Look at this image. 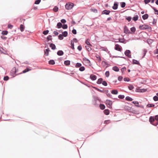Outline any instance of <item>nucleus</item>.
<instances>
[{"label": "nucleus", "instance_id": "nucleus-22", "mask_svg": "<svg viewBox=\"0 0 158 158\" xmlns=\"http://www.w3.org/2000/svg\"><path fill=\"white\" fill-rule=\"evenodd\" d=\"M112 69L115 72H118L119 71V68L117 66H114L113 67Z\"/></svg>", "mask_w": 158, "mask_h": 158}, {"label": "nucleus", "instance_id": "nucleus-41", "mask_svg": "<svg viewBox=\"0 0 158 158\" xmlns=\"http://www.w3.org/2000/svg\"><path fill=\"white\" fill-rule=\"evenodd\" d=\"M90 10L92 11L95 13H97L98 12L97 10L95 8H91L90 9Z\"/></svg>", "mask_w": 158, "mask_h": 158}, {"label": "nucleus", "instance_id": "nucleus-63", "mask_svg": "<svg viewBox=\"0 0 158 158\" xmlns=\"http://www.w3.org/2000/svg\"><path fill=\"white\" fill-rule=\"evenodd\" d=\"M61 22L62 23H64L66 22V20L65 19H62L60 20Z\"/></svg>", "mask_w": 158, "mask_h": 158}, {"label": "nucleus", "instance_id": "nucleus-40", "mask_svg": "<svg viewBox=\"0 0 158 158\" xmlns=\"http://www.w3.org/2000/svg\"><path fill=\"white\" fill-rule=\"evenodd\" d=\"M81 63H77L75 65V67L76 68H79L81 66Z\"/></svg>", "mask_w": 158, "mask_h": 158}, {"label": "nucleus", "instance_id": "nucleus-34", "mask_svg": "<svg viewBox=\"0 0 158 158\" xmlns=\"http://www.w3.org/2000/svg\"><path fill=\"white\" fill-rule=\"evenodd\" d=\"M139 18V16L138 15H136L134 17L132 18V20L134 21H136L138 20Z\"/></svg>", "mask_w": 158, "mask_h": 158}, {"label": "nucleus", "instance_id": "nucleus-53", "mask_svg": "<svg viewBox=\"0 0 158 158\" xmlns=\"http://www.w3.org/2000/svg\"><path fill=\"white\" fill-rule=\"evenodd\" d=\"M9 79V77L7 76H5L3 78V80L5 81H7Z\"/></svg>", "mask_w": 158, "mask_h": 158}, {"label": "nucleus", "instance_id": "nucleus-29", "mask_svg": "<svg viewBox=\"0 0 158 158\" xmlns=\"http://www.w3.org/2000/svg\"><path fill=\"white\" fill-rule=\"evenodd\" d=\"M125 100L127 101H132L133 99L131 98L129 96H127L125 98Z\"/></svg>", "mask_w": 158, "mask_h": 158}, {"label": "nucleus", "instance_id": "nucleus-2", "mask_svg": "<svg viewBox=\"0 0 158 158\" xmlns=\"http://www.w3.org/2000/svg\"><path fill=\"white\" fill-rule=\"evenodd\" d=\"M155 117L151 116L149 118V121L150 123L152 125L156 126L158 124V122H156V123H153L155 120Z\"/></svg>", "mask_w": 158, "mask_h": 158}, {"label": "nucleus", "instance_id": "nucleus-43", "mask_svg": "<svg viewBox=\"0 0 158 158\" xmlns=\"http://www.w3.org/2000/svg\"><path fill=\"white\" fill-rule=\"evenodd\" d=\"M128 88L130 90H132L134 88V86L132 85H130L128 86Z\"/></svg>", "mask_w": 158, "mask_h": 158}, {"label": "nucleus", "instance_id": "nucleus-10", "mask_svg": "<svg viewBox=\"0 0 158 158\" xmlns=\"http://www.w3.org/2000/svg\"><path fill=\"white\" fill-rule=\"evenodd\" d=\"M110 11L109 10H103L102 12V14H105L106 15H108L110 13Z\"/></svg>", "mask_w": 158, "mask_h": 158}, {"label": "nucleus", "instance_id": "nucleus-56", "mask_svg": "<svg viewBox=\"0 0 158 158\" xmlns=\"http://www.w3.org/2000/svg\"><path fill=\"white\" fill-rule=\"evenodd\" d=\"M41 0H36L35 2V4H39Z\"/></svg>", "mask_w": 158, "mask_h": 158}, {"label": "nucleus", "instance_id": "nucleus-58", "mask_svg": "<svg viewBox=\"0 0 158 158\" xmlns=\"http://www.w3.org/2000/svg\"><path fill=\"white\" fill-rule=\"evenodd\" d=\"M52 37V36L51 35H49L47 38V40H52V38H51Z\"/></svg>", "mask_w": 158, "mask_h": 158}, {"label": "nucleus", "instance_id": "nucleus-45", "mask_svg": "<svg viewBox=\"0 0 158 158\" xmlns=\"http://www.w3.org/2000/svg\"><path fill=\"white\" fill-rule=\"evenodd\" d=\"M62 27L64 29H66L68 28V26L66 24H64L62 25Z\"/></svg>", "mask_w": 158, "mask_h": 158}, {"label": "nucleus", "instance_id": "nucleus-42", "mask_svg": "<svg viewBox=\"0 0 158 158\" xmlns=\"http://www.w3.org/2000/svg\"><path fill=\"white\" fill-rule=\"evenodd\" d=\"M89 45H87L85 46V48L86 49H87V50L89 52L90 51H91L92 49L89 46Z\"/></svg>", "mask_w": 158, "mask_h": 158}, {"label": "nucleus", "instance_id": "nucleus-7", "mask_svg": "<svg viewBox=\"0 0 158 158\" xmlns=\"http://www.w3.org/2000/svg\"><path fill=\"white\" fill-rule=\"evenodd\" d=\"M18 71V69H17L15 67H14L11 70L10 73L13 75H15L16 73Z\"/></svg>", "mask_w": 158, "mask_h": 158}, {"label": "nucleus", "instance_id": "nucleus-55", "mask_svg": "<svg viewBox=\"0 0 158 158\" xmlns=\"http://www.w3.org/2000/svg\"><path fill=\"white\" fill-rule=\"evenodd\" d=\"M102 84L105 86H106L107 85V83L106 81H102Z\"/></svg>", "mask_w": 158, "mask_h": 158}, {"label": "nucleus", "instance_id": "nucleus-61", "mask_svg": "<svg viewBox=\"0 0 158 158\" xmlns=\"http://www.w3.org/2000/svg\"><path fill=\"white\" fill-rule=\"evenodd\" d=\"M151 2V0H144V2L145 4H147Z\"/></svg>", "mask_w": 158, "mask_h": 158}, {"label": "nucleus", "instance_id": "nucleus-49", "mask_svg": "<svg viewBox=\"0 0 158 158\" xmlns=\"http://www.w3.org/2000/svg\"><path fill=\"white\" fill-rule=\"evenodd\" d=\"M71 48L73 49H74V43L73 42V41L72 40L71 41Z\"/></svg>", "mask_w": 158, "mask_h": 158}, {"label": "nucleus", "instance_id": "nucleus-1", "mask_svg": "<svg viewBox=\"0 0 158 158\" xmlns=\"http://www.w3.org/2000/svg\"><path fill=\"white\" fill-rule=\"evenodd\" d=\"M74 4L73 3L68 2L65 5V7L66 10H70L74 7Z\"/></svg>", "mask_w": 158, "mask_h": 158}, {"label": "nucleus", "instance_id": "nucleus-28", "mask_svg": "<svg viewBox=\"0 0 158 158\" xmlns=\"http://www.w3.org/2000/svg\"><path fill=\"white\" fill-rule=\"evenodd\" d=\"M48 64L50 65H54L55 64V61L53 60H51L49 61Z\"/></svg>", "mask_w": 158, "mask_h": 158}, {"label": "nucleus", "instance_id": "nucleus-51", "mask_svg": "<svg viewBox=\"0 0 158 158\" xmlns=\"http://www.w3.org/2000/svg\"><path fill=\"white\" fill-rule=\"evenodd\" d=\"M118 97L120 99H123L124 98L125 96L123 95H119Z\"/></svg>", "mask_w": 158, "mask_h": 158}, {"label": "nucleus", "instance_id": "nucleus-32", "mask_svg": "<svg viewBox=\"0 0 158 158\" xmlns=\"http://www.w3.org/2000/svg\"><path fill=\"white\" fill-rule=\"evenodd\" d=\"M155 106V105L154 104L148 103L147 105L146 106L147 107L151 108L152 107H154Z\"/></svg>", "mask_w": 158, "mask_h": 158}, {"label": "nucleus", "instance_id": "nucleus-14", "mask_svg": "<svg viewBox=\"0 0 158 158\" xmlns=\"http://www.w3.org/2000/svg\"><path fill=\"white\" fill-rule=\"evenodd\" d=\"M132 63L133 64H136L139 65H141L139 62L138 60L135 59H133Z\"/></svg>", "mask_w": 158, "mask_h": 158}, {"label": "nucleus", "instance_id": "nucleus-36", "mask_svg": "<svg viewBox=\"0 0 158 158\" xmlns=\"http://www.w3.org/2000/svg\"><path fill=\"white\" fill-rule=\"evenodd\" d=\"M68 32L66 31H65L62 33V34L64 37H66L68 35Z\"/></svg>", "mask_w": 158, "mask_h": 158}, {"label": "nucleus", "instance_id": "nucleus-37", "mask_svg": "<svg viewBox=\"0 0 158 158\" xmlns=\"http://www.w3.org/2000/svg\"><path fill=\"white\" fill-rule=\"evenodd\" d=\"M59 8L57 6H55L53 9V11L54 12H57Z\"/></svg>", "mask_w": 158, "mask_h": 158}, {"label": "nucleus", "instance_id": "nucleus-52", "mask_svg": "<svg viewBox=\"0 0 158 158\" xmlns=\"http://www.w3.org/2000/svg\"><path fill=\"white\" fill-rule=\"evenodd\" d=\"M85 43L87 44L88 45H89L92 46L91 44H90L89 41H88V39H87L85 41Z\"/></svg>", "mask_w": 158, "mask_h": 158}, {"label": "nucleus", "instance_id": "nucleus-13", "mask_svg": "<svg viewBox=\"0 0 158 158\" xmlns=\"http://www.w3.org/2000/svg\"><path fill=\"white\" fill-rule=\"evenodd\" d=\"M131 32L130 34H134L136 31V28L135 27H132L130 28Z\"/></svg>", "mask_w": 158, "mask_h": 158}, {"label": "nucleus", "instance_id": "nucleus-8", "mask_svg": "<svg viewBox=\"0 0 158 158\" xmlns=\"http://www.w3.org/2000/svg\"><path fill=\"white\" fill-rule=\"evenodd\" d=\"M118 3L117 2H115L114 3L113 6L112 7V8L114 10H117L118 8Z\"/></svg>", "mask_w": 158, "mask_h": 158}, {"label": "nucleus", "instance_id": "nucleus-31", "mask_svg": "<svg viewBox=\"0 0 158 158\" xmlns=\"http://www.w3.org/2000/svg\"><path fill=\"white\" fill-rule=\"evenodd\" d=\"M104 113L106 115H108L110 113L109 110L108 109H105L103 111Z\"/></svg>", "mask_w": 158, "mask_h": 158}, {"label": "nucleus", "instance_id": "nucleus-26", "mask_svg": "<svg viewBox=\"0 0 158 158\" xmlns=\"http://www.w3.org/2000/svg\"><path fill=\"white\" fill-rule=\"evenodd\" d=\"M62 24L60 22H58L57 23L56 25V27L58 28H60L62 27Z\"/></svg>", "mask_w": 158, "mask_h": 158}, {"label": "nucleus", "instance_id": "nucleus-24", "mask_svg": "<svg viewBox=\"0 0 158 158\" xmlns=\"http://www.w3.org/2000/svg\"><path fill=\"white\" fill-rule=\"evenodd\" d=\"M70 61L69 60H66L64 61V64L68 66L70 64Z\"/></svg>", "mask_w": 158, "mask_h": 158}, {"label": "nucleus", "instance_id": "nucleus-50", "mask_svg": "<svg viewBox=\"0 0 158 158\" xmlns=\"http://www.w3.org/2000/svg\"><path fill=\"white\" fill-rule=\"evenodd\" d=\"M131 16L127 17L126 18V19L128 21V22H130L131 19Z\"/></svg>", "mask_w": 158, "mask_h": 158}, {"label": "nucleus", "instance_id": "nucleus-44", "mask_svg": "<svg viewBox=\"0 0 158 158\" xmlns=\"http://www.w3.org/2000/svg\"><path fill=\"white\" fill-rule=\"evenodd\" d=\"M85 70V68L84 66H81L79 69V70L81 71H83Z\"/></svg>", "mask_w": 158, "mask_h": 158}, {"label": "nucleus", "instance_id": "nucleus-6", "mask_svg": "<svg viewBox=\"0 0 158 158\" xmlns=\"http://www.w3.org/2000/svg\"><path fill=\"white\" fill-rule=\"evenodd\" d=\"M114 49L117 51L121 52L122 50V47L118 44H116L114 47Z\"/></svg>", "mask_w": 158, "mask_h": 158}, {"label": "nucleus", "instance_id": "nucleus-11", "mask_svg": "<svg viewBox=\"0 0 158 158\" xmlns=\"http://www.w3.org/2000/svg\"><path fill=\"white\" fill-rule=\"evenodd\" d=\"M50 51L49 49L48 48L47 49L44 50V55L46 56L49 55V52Z\"/></svg>", "mask_w": 158, "mask_h": 158}, {"label": "nucleus", "instance_id": "nucleus-39", "mask_svg": "<svg viewBox=\"0 0 158 158\" xmlns=\"http://www.w3.org/2000/svg\"><path fill=\"white\" fill-rule=\"evenodd\" d=\"M63 35L62 34H60L59 35H58V39L59 40H62L64 38H63Z\"/></svg>", "mask_w": 158, "mask_h": 158}, {"label": "nucleus", "instance_id": "nucleus-18", "mask_svg": "<svg viewBox=\"0 0 158 158\" xmlns=\"http://www.w3.org/2000/svg\"><path fill=\"white\" fill-rule=\"evenodd\" d=\"M95 57L97 58V60L99 62H100L101 61V58L99 55L96 54Z\"/></svg>", "mask_w": 158, "mask_h": 158}, {"label": "nucleus", "instance_id": "nucleus-27", "mask_svg": "<svg viewBox=\"0 0 158 158\" xmlns=\"http://www.w3.org/2000/svg\"><path fill=\"white\" fill-rule=\"evenodd\" d=\"M25 27L23 24H21L20 26L19 29L21 32H23L24 30Z\"/></svg>", "mask_w": 158, "mask_h": 158}, {"label": "nucleus", "instance_id": "nucleus-23", "mask_svg": "<svg viewBox=\"0 0 158 158\" xmlns=\"http://www.w3.org/2000/svg\"><path fill=\"white\" fill-rule=\"evenodd\" d=\"M118 92L116 89H113L111 91V93L113 94H118Z\"/></svg>", "mask_w": 158, "mask_h": 158}, {"label": "nucleus", "instance_id": "nucleus-38", "mask_svg": "<svg viewBox=\"0 0 158 158\" xmlns=\"http://www.w3.org/2000/svg\"><path fill=\"white\" fill-rule=\"evenodd\" d=\"M93 98H94V102H97V100H99V98L97 96H93Z\"/></svg>", "mask_w": 158, "mask_h": 158}, {"label": "nucleus", "instance_id": "nucleus-21", "mask_svg": "<svg viewBox=\"0 0 158 158\" xmlns=\"http://www.w3.org/2000/svg\"><path fill=\"white\" fill-rule=\"evenodd\" d=\"M31 70V69H29V68L27 67V68H26L25 69L23 70L22 71V73H26L27 72H28L29 71H30Z\"/></svg>", "mask_w": 158, "mask_h": 158}, {"label": "nucleus", "instance_id": "nucleus-62", "mask_svg": "<svg viewBox=\"0 0 158 158\" xmlns=\"http://www.w3.org/2000/svg\"><path fill=\"white\" fill-rule=\"evenodd\" d=\"M82 49V46L81 45H79L77 47V49L79 51H81Z\"/></svg>", "mask_w": 158, "mask_h": 158}, {"label": "nucleus", "instance_id": "nucleus-33", "mask_svg": "<svg viewBox=\"0 0 158 158\" xmlns=\"http://www.w3.org/2000/svg\"><path fill=\"white\" fill-rule=\"evenodd\" d=\"M120 5L122 8H123L126 6V3L124 2H121L120 3Z\"/></svg>", "mask_w": 158, "mask_h": 158}, {"label": "nucleus", "instance_id": "nucleus-15", "mask_svg": "<svg viewBox=\"0 0 158 158\" xmlns=\"http://www.w3.org/2000/svg\"><path fill=\"white\" fill-rule=\"evenodd\" d=\"M83 61H84L85 62H86V63L88 64H89L91 63L90 60L89 59L87 58L86 57H85L83 58Z\"/></svg>", "mask_w": 158, "mask_h": 158}, {"label": "nucleus", "instance_id": "nucleus-9", "mask_svg": "<svg viewBox=\"0 0 158 158\" xmlns=\"http://www.w3.org/2000/svg\"><path fill=\"white\" fill-rule=\"evenodd\" d=\"M124 32L126 34H130L131 33V31L129 30L126 26H125V27L124 28Z\"/></svg>", "mask_w": 158, "mask_h": 158}, {"label": "nucleus", "instance_id": "nucleus-25", "mask_svg": "<svg viewBox=\"0 0 158 158\" xmlns=\"http://www.w3.org/2000/svg\"><path fill=\"white\" fill-rule=\"evenodd\" d=\"M103 79L102 78H99L97 81V83L98 84H100L102 82Z\"/></svg>", "mask_w": 158, "mask_h": 158}, {"label": "nucleus", "instance_id": "nucleus-46", "mask_svg": "<svg viewBox=\"0 0 158 158\" xmlns=\"http://www.w3.org/2000/svg\"><path fill=\"white\" fill-rule=\"evenodd\" d=\"M49 32L48 30H45L43 32V34L44 35H47L48 34Z\"/></svg>", "mask_w": 158, "mask_h": 158}, {"label": "nucleus", "instance_id": "nucleus-47", "mask_svg": "<svg viewBox=\"0 0 158 158\" xmlns=\"http://www.w3.org/2000/svg\"><path fill=\"white\" fill-rule=\"evenodd\" d=\"M8 31L6 30L3 31L2 32V35H6L8 34Z\"/></svg>", "mask_w": 158, "mask_h": 158}, {"label": "nucleus", "instance_id": "nucleus-4", "mask_svg": "<svg viewBox=\"0 0 158 158\" xmlns=\"http://www.w3.org/2000/svg\"><path fill=\"white\" fill-rule=\"evenodd\" d=\"M106 104L108 107L110 108H112V101L109 100H106Z\"/></svg>", "mask_w": 158, "mask_h": 158}, {"label": "nucleus", "instance_id": "nucleus-57", "mask_svg": "<svg viewBox=\"0 0 158 158\" xmlns=\"http://www.w3.org/2000/svg\"><path fill=\"white\" fill-rule=\"evenodd\" d=\"M123 80L125 81L128 82L130 81V79L128 77H125L124 78Z\"/></svg>", "mask_w": 158, "mask_h": 158}, {"label": "nucleus", "instance_id": "nucleus-3", "mask_svg": "<svg viewBox=\"0 0 158 158\" xmlns=\"http://www.w3.org/2000/svg\"><path fill=\"white\" fill-rule=\"evenodd\" d=\"M139 28L141 30H148V31L150 32L152 31V27H145L143 25H140L139 26Z\"/></svg>", "mask_w": 158, "mask_h": 158}, {"label": "nucleus", "instance_id": "nucleus-16", "mask_svg": "<svg viewBox=\"0 0 158 158\" xmlns=\"http://www.w3.org/2000/svg\"><path fill=\"white\" fill-rule=\"evenodd\" d=\"M64 54V52L62 50H59L57 53V54L59 56H61Z\"/></svg>", "mask_w": 158, "mask_h": 158}, {"label": "nucleus", "instance_id": "nucleus-17", "mask_svg": "<svg viewBox=\"0 0 158 158\" xmlns=\"http://www.w3.org/2000/svg\"><path fill=\"white\" fill-rule=\"evenodd\" d=\"M50 44V47L52 50H55L56 48V46L55 44L53 43L49 44Z\"/></svg>", "mask_w": 158, "mask_h": 158}, {"label": "nucleus", "instance_id": "nucleus-48", "mask_svg": "<svg viewBox=\"0 0 158 158\" xmlns=\"http://www.w3.org/2000/svg\"><path fill=\"white\" fill-rule=\"evenodd\" d=\"M153 99L155 101H158V97L156 96H155L153 97Z\"/></svg>", "mask_w": 158, "mask_h": 158}, {"label": "nucleus", "instance_id": "nucleus-30", "mask_svg": "<svg viewBox=\"0 0 158 158\" xmlns=\"http://www.w3.org/2000/svg\"><path fill=\"white\" fill-rule=\"evenodd\" d=\"M143 56L142 58H143L144 57L147 52V51L146 49L144 48L143 49Z\"/></svg>", "mask_w": 158, "mask_h": 158}, {"label": "nucleus", "instance_id": "nucleus-35", "mask_svg": "<svg viewBox=\"0 0 158 158\" xmlns=\"http://www.w3.org/2000/svg\"><path fill=\"white\" fill-rule=\"evenodd\" d=\"M99 107L100 109L102 110H104L105 108V106L103 104H100L99 105Z\"/></svg>", "mask_w": 158, "mask_h": 158}, {"label": "nucleus", "instance_id": "nucleus-60", "mask_svg": "<svg viewBox=\"0 0 158 158\" xmlns=\"http://www.w3.org/2000/svg\"><path fill=\"white\" fill-rule=\"evenodd\" d=\"M72 33L73 34H74V35H76V34H77V31H76V29H73L72 30Z\"/></svg>", "mask_w": 158, "mask_h": 158}, {"label": "nucleus", "instance_id": "nucleus-64", "mask_svg": "<svg viewBox=\"0 0 158 158\" xmlns=\"http://www.w3.org/2000/svg\"><path fill=\"white\" fill-rule=\"evenodd\" d=\"M154 52L155 54H158V48L156 49L154 51Z\"/></svg>", "mask_w": 158, "mask_h": 158}, {"label": "nucleus", "instance_id": "nucleus-19", "mask_svg": "<svg viewBox=\"0 0 158 158\" xmlns=\"http://www.w3.org/2000/svg\"><path fill=\"white\" fill-rule=\"evenodd\" d=\"M155 11V14L158 15V10L155 8L154 7L152 6L151 5H149Z\"/></svg>", "mask_w": 158, "mask_h": 158}, {"label": "nucleus", "instance_id": "nucleus-5", "mask_svg": "<svg viewBox=\"0 0 158 158\" xmlns=\"http://www.w3.org/2000/svg\"><path fill=\"white\" fill-rule=\"evenodd\" d=\"M131 51L129 50H126L124 52V54L126 56L129 58H131Z\"/></svg>", "mask_w": 158, "mask_h": 158}, {"label": "nucleus", "instance_id": "nucleus-54", "mask_svg": "<svg viewBox=\"0 0 158 158\" xmlns=\"http://www.w3.org/2000/svg\"><path fill=\"white\" fill-rule=\"evenodd\" d=\"M105 74L106 77H108L110 75V73L109 71H106L105 73Z\"/></svg>", "mask_w": 158, "mask_h": 158}, {"label": "nucleus", "instance_id": "nucleus-12", "mask_svg": "<svg viewBox=\"0 0 158 158\" xmlns=\"http://www.w3.org/2000/svg\"><path fill=\"white\" fill-rule=\"evenodd\" d=\"M90 78L92 81H95L97 79V77L94 74H91L90 76Z\"/></svg>", "mask_w": 158, "mask_h": 158}, {"label": "nucleus", "instance_id": "nucleus-20", "mask_svg": "<svg viewBox=\"0 0 158 158\" xmlns=\"http://www.w3.org/2000/svg\"><path fill=\"white\" fill-rule=\"evenodd\" d=\"M148 15L146 14L142 16V18L143 20H146L148 19Z\"/></svg>", "mask_w": 158, "mask_h": 158}, {"label": "nucleus", "instance_id": "nucleus-59", "mask_svg": "<svg viewBox=\"0 0 158 158\" xmlns=\"http://www.w3.org/2000/svg\"><path fill=\"white\" fill-rule=\"evenodd\" d=\"M123 78V77L122 76H120L118 77V79L119 81H121L122 80Z\"/></svg>", "mask_w": 158, "mask_h": 158}]
</instances>
